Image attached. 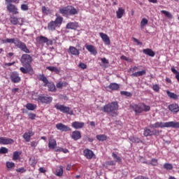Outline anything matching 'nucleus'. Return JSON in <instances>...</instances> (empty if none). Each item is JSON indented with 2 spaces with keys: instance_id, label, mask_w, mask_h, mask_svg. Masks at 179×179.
Segmentation results:
<instances>
[{
  "instance_id": "39",
  "label": "nucleus",
  "mask_w": 179,
  "mask_h": 179,
  "mask_svg": "<svg viewBox=\"0 0 179 179\" xmlns=\"http://www.w3.org/2000/svg\"><path fill=\"white\" fill-rule=\"evenodd\" d=\"M161 13H162V15H164V16H166V17H168V19H173V15L166 10H161Z\"/></svg>"
},
{
  "instance_id": "50",
  "label": "nucleus",
  "mask_w": 179,
  "mask_h": 179,
  "mask_svg": "<svg viewBox=\"0 0 179 179\" xmlns=\"http://www.w3.org/2000/svg\"><path fill=\"white\" fill-rule=\"evenodd\" d=\"M143 108V111L148 112L150 111V106L145 104V103H141Z\"/></svg>"
},
{
  "instance_id": "18",
  "label": "nucleus",
  "mask_w": 179,
  "mask_h": 179,
  "mask_svg": "<svg viewBox=\"0 0 179 179\" xmlns=\"http://www.w3.org/2000/svg\"><path fill=\"white\" fill-rule=\"evenodd\" d=\"M34 131H33L32 129H29L27 132H25L23 134V138L26 142H30V139L31 136H34Z\"/></svg>"
},
{
  "instance_id": "4",
  "label": "nucleus",
  "mask_w": 179,
  "mask_h": 179,
  "mask_svg": "<svg viewBox=\"0 0 179 179\" xmlns=\"http://www.w3.org/2000/svg\"><path fill=\"white\" fill-rule=\"evenodd\" d=\"M59 13L65 17H68V16H75V15H78L79 11L73 6L69 5L66 7L59 8Z\"/></svg>"
},
{
  "instance_id": "28",
  "label": "nucleus",
  "mask_w": 179,
  "mask_h": 179,
  "mask_svg": "<svg viewBox=\"0 0 179 179\" xmlns=\"http://www.w3.org/2000/svg\"><path fill=\"white\" fill-rule=\"evenodd\" d=\"M49 149H55L57 148V141L54 138H50L48 143Z\"/></svg>"
},
{
  "instance_id": "62",
  "label": "nucleus",
  "mask_w": 179,
  "mask_h": 179,
  "mask_svg": "<svg viewBox=\"0 0 179 179\" xmlns=\"http://www.w3.org/2000/svg\"><path fill=\"white\" fill-rule=\"evenodd\" d=\"M131 72H135V71H138V66H134L133 68L130 69Z\"/></svg>"
},
{
  "instance_id": "23",
  "label": "nucleus",
  "mask_w": 179,
  "mask_h": 179,
  "mask_svg": "<svg viewBox=\"0 0 179 179\" xmlns=\"http://www.w3.org/2000/svg\"><path fill=\"white\" fill-rule=\"evenodd\" d=\"M124 14L125 9H124L122 7H120L116 11V16L117 19H121V17H122V16H124Z\"/></svg>"
},
{
  "instance_id": "24",
  "label": "nucleus",
  "mask_w": 179,
  "mask_h": 179,
  "mask_svg": "<svg viewBox=\"0 0 179 179\" xmlns=\"http://www.w3.org/2000/svg\"><path fill=\"white\" fill-rule=\"evenodd\" d=\"M46 69H48V71H50V72L55 73L56 75H59V73H61V70L59 69L52 66H47Z\"/></svg>"
},
{
  "instance_id": "45",
  "label": "nucleus",
  "mask_w": 179,
  "mask_h": 179,
  "mask_svg": "<svg viewBox=\"0 0 179 179\" xmlns=\"http://www.w3.org/2000/svg\"><path fill=\"white\" fill-rule=\"evenodd\" d=\"M166 170H173V164L169 163H165L163 166Z\"/></svg>"
},
{
  "instance_id": "25",
  "label": "nucleus",
  "mask_w": 179,
  "mask_h": 179,
  "mask_svg": "<svg viewBox=\"0 0 179 179\" xmlns=\"http://www.w3.org/2000/svg\"><path fill=\"white\" fill-rule=\"evenodd\" d=\"M85 48L91 52V54H93L94 55H96L97 54V50H96V48L93 46V45H85Z\"/></svg>"
},
{
  "instance_id": "11",
  "label": "nucleus",
  "mask_w": 179,
  "mask_h": 179,
  "mask_svg": "<svg viewBox=\"0 0 179 179\" xmlns=\"http://www.w3.org/2000/svg\"><path fill=\"white\" fill-rule=\"evenodd\" d=\"M10 79L13 83H19L22 80L17 71H13L10 73Z\"/></svg>"
},
{
  "instance_id": "29",
  "label": "nucleus",
  "mask_w": 179,
  "mask_h": 179,
  "mask_svg": "<svg viewBox=\"0 0 179 179\" xmlns=\"http://www.w3.org/2000/svg\"><path fill=\"white\" fill-rule=\"evenodd\" d=\"M69 51L70 54H71V55H79V54H80V52H79V50L73 46H70L69 48Z\"/></svg>"
},
{
  "instance_id": "40",
  "label": "nucleus",
  "mask_w": 179,
  "mask_h": 179,
  "mask_svg": "<svg viewBox=\"0 0 179 179\" xmlns=\"http://www.w3.org/2000/svg\"><path fill=\"white\" fill-rule=\"evenodd\" d=\"M129 139L133 143H141L142 142L139 138L135 136H131Z\"/></svg>"
},
{
  "instance_id": "46",
  "label": "nucleus",
  "mask_w": 179,
  "mask_h": 179,
  "mask_svg": "<svg viewBox=\"0 0 179 179\" xmlns=\"http://www.w3.org/2000/svg\"><path fill=\"white\" fill-rule=\"evenodd\" d=\"M6 167H7V169H8L9 170H10V169H14V167H15V163L10 162H6Z\"/></svg>"
},
{
  "instance_id": "22",
  "label": "nucleus",
  "mask_w": 179,
  "mask_h": 179,
  "mask_svg": "<svg viewBox=\"0 0 179 179\" xmlns=\"http://www.w3.org/2000/svg\"><path fill=\"white\" fill-rule=\"evenodd\" d=\"M71 136L73 141H79L82 138V134L80 131L76 130L72 132Z\"/></svg>"
},
{
  "instance_id": "56",
  "label": "nucleus",
  "mask_w": 179,
  "mask_h": 179,
  "mask_svg": "<svg viewBox=\"0 0 179 179\" xmlns=\"http://www.w3.org/2000/svg\"><path fill=\"white\" fill-rule=\"evenodd\" d=\"M12 65H15V62H13L11 63H6L3 66V68H6V66H12Z\"/></svg>"
},
{
  "instance_id": "1",
  "label": "nucleus",
  "mask_w": 179,
  "mask_h": 179,
  "mask_svg": "<svg viewBox=\"0 0 179 179\" xmlns=\"http://www.w3.org/2000/svg\"><path fill=\"white\" fill-rule=\"evenodd\" d=\"M20 62L24 67H20V71L22 73L29 75H34V70L31 66L33 62V57L28 53L23 54L20 58Z\"/></svg>"
},
{
  "instance_id": "5",
  "label": "nucleus",
  "mask_w": 179,
  "mask_h": 179,
  "mask_svg": "<svg viewBox=\"0 0 179 179\" xmlns=\"http://www.w3.org/2000/svg\"><path fill=\"white\" fill-rule=\"evenodd\" d=\"M20 3V0H5V4L6 5V9L9 13H12L13 15H19V9L17 7L13 4Z\"/></svg>"
},
{
  "instance_id": "37",
  "label": "nucleus",
  "mask_w": 179,
  "mask_h": 179,
  "mask_svg": "<svg viewBox=\"0 0 179 179\" xmlns=\"http://www.w3.org/2000/svg\"><path fill=\"white\" fill-rule=\"evenodd\" d=\"M108 88L110 89V90H118V89H120V85L112 83L109 85Z\"/></svg>"
},
{
  "instance_id": "3",
  "label": "nucleus",
  "mask_w": 179,
  "mask_h": 179,
  "mask_svg": "<svg viewBox=\"0 0 179 179\" xmlns=\"http://www.w3.org/2000/svg\"><path fill=\"white\" fill-rule=\"evenodd\" d=\"M149 128H178L179 129V122H157L155 124H151L149 125Z\"/></svg>"
},
{
  "instance_id": "35",
  "label": "nucleus",
  "mask_w": 179,
  "mask_h": 179,
  "mask_svg": "<svg viewBox=\"0 0 179 179\" xmlns=\"http://www.w3.org/2000/svg\"><path fill=\"white\" fill-rule=\"evenodd\" d=\"M96 138L97 141L104 142V141H107V136L106 134H99L96 136Z\"/></svg>"
},
{
  "instance_id": "9",
  "label": "nucleus",
  "mask_w": 179,
  "mask_h": 179,
  "mask_svg": "<svg viewBox=\"0 0 179 179\" xmlns=\"http://www.w3.org/2000/svg\"><path fill=\"white\" fill-rule=\"evenodd\" d=\"M38 103H42V104H50L52 102V97L46 95H39L36 99Z\"/></svg>"
},
{
  "instance_id": "20",
  "label": "nucleus",
  "mask_w": 179,
  "mask_h": 179,
  "mask_svg": "<svg viewBox=\"0 0 179 179\" xmlns=\"http://www.w3.org/2000/svg\"><path fill=\"white\" fill-rule=\"evenodd\" d=\"M169 111L171 113H179V106L177 103H171L168 106Z\"/></svg>"
},
{
  "instance_id": "14",
  "label": "nucleus",
  "mask_w": 179,
  "mask_h": 179,
  "mask_svg": "<svg viewBox=\"0 0 179 179\" xmlns=\"http://www.w3.org/2000/svg\"><path fill=\"white\" fill-rule=\"evenodd\" d=\"M56 128L59 131H61L62 132H68L69 131H72L71 127L62 124V123H58L56 124Z\"/></svg>"
},
{
  "instance_id": "57",
  "label": "nucleus",
  "mask_w": 179,
  "mask_h": 179,
  "mask_svg": "<svg viewBox=\"0 0 179 179\" xmlns=\"http://www.w3.org/2000/svg\"><path fill=\"white\" fill-rule=\"evenodd\" d=\"M133 41H134V43H136L138 45H142V42L139 41V40L136 38H133Z\"/></svg>"
},
{
  "instance_id": "54",
  "label": "nucleus",
  "mask_w": 179,
  "mask_h": 179,
  "mask_svg": "<svg viewBox=\"0 0 179 179\" xmlns=\"http://www.w3.org/2000/svg\"><path fill=\"white\" fill-rule=\"evenodd\" d=\"M28 117L30 118V120H36V114L34 113H29Z\"/></svg>"
},
{
  "instance_id": "15",
  "label": "nucleus",
  "mask_w": 179,
  "mask_h": 179,
  "mask_svg": "<svg viewBox=\"0 0 179 179\" xmlns=\"http://www.w3.org/2000/svg\"><path fill=\"white\" fill-rule=\"evenodd\" d=\"M160 131L157 130H150V129H144V136H153V135H159Z\"/></svg>"
},
{
  "instance_id": "55",
  "label": "nucleus",
  "mask_w": 179,
  "mask_h": 179,
  "mask_svg": "<svg viewBox=\"0 0 179 179\" xmlns=\"http://www.w3.org/2000/svg\"><path fill=\"white\" fill-rule=\"evenodd\" d=\"M17 173H25L26 169H24V168L22 167V168H19L17 169H16Z\"/></svg>"
},
{
  "instance_id": "52",
  "label": "nucleus",
  "mask_w": 179,
  "mask_h": 179,
  "mask_svg": "<svg viewBox=\"0 0 179 179\" xmlns=\"http://www.w3.org/2000/svg\"><path fill=\"white\" fill-rule=\"evenodd\" d=\"M150 164L152 166H157V159H155V158L152 159L150 162Z\"/></svg>"
},
{
  "instance_id": "30",
  "label": "nucleus",
  "mask_w": 179,
  "mask_h": 179,
  "mask_svg": "<svg viewBox=\"0 0 179 179\" xmlns=\"http://www.w3.org/2000/svg\"><path fill=\"white\" fill-rule=\"evenodd\" d=\"M166 94L169 96V98L172 99L173 100H178L179 99V96L176 94H174V92L166 91Z\"/></svg>"
},
{
  "instance_id": "38",
  "label": "nucleus",
  "mask_w": 179,
  "mask_h": 179,
  "mask_svg": "<svg viewBox=\"0 0 179 179\" xmlns=\"http://www.w3.org/2000/svg\"><path fill=\"white\" fill-rule=\"evenodd\" d=\"M10 23H12V24H14V26L19 24V18L15 16L10 17Z\"/></svg>"
},
{
  "instance_id": "63",
  "label": "nucleus",
  "mask_w": 179,
  "mask_h": 179,
  "mask_svg": "<svg viewBox=\"0 0 179 179\" xmlns=\"http://www.w3.org/2000/svg\"><path fill=\"white\" fill-rule=\"evenodd\" d=\"M61 152H63V153H68L69 152V150L68 149L61 148Z\"/></svg>"
},
{
  "instance_id": "10",
  "label": "nucleus",
  "mask_w": 179,
  "mask_h": 179,
  "mask_svg": "<svg viewBox=\"0 0 179 179\" xmlns=\"http://www.w3.org/2000/svg\"><path fill=\"white\" fill-rule=\"evenodd\" d=\"M36 43L38 44H47V45H52L53 42L52 40L48 39V38L43 36H40L36 38Z\"/></svg>"
},
{
  "instance_id": "59",
  "label": "nucleus",
  "mask_w": 179,
  "mask_h": 179,
  "mask_svg": "<svg viewBox=\"0 0 179 179\" xmlns=\"http://www.w3.org/2000/svg\"><path fill=\"white\" fill-rule=\"evenodd\" d=\"M101 61L102 63H103L104 64H108V59H106V57L101 58Z\"/></svg>"
},
{
  "instance_id": "58",
  "label": "nucleus",
  "mask_w": 179,
  "mask_h": 179,
  "mask_svg": "<svg viewBox=\"0 0 179 179\" xmlns=\"http://www.w3.org/2000/svg\"><path fill=\"white\" fill-rule=\"evenodd\" d=\"M42 13H47V12H50V10H47V8H45V6H42Z\"/></svg>"
},
{
  "instance_id": "8",
  "label": "nucleus",
  "mask_w": 179,
  "mask_h": 179,
  "mask_svg": "<svg viewBox=\"0 0 179 179\" xmlns=\"http://www.w3.org/2000/svg\"><path fill=\"white\" fill-rule=\"evenodd\" d=\"M55 108L63 113V114H68L69 115H73V110L69 106H65V105H61L59 103H56L55 105Z\"/></svg>"
},
{
  "instance_id": "2",
  "label": "nucleus",
  "mask_w": 179,
  "mask_h": 179,
  "mask_svg": "<svg viewBox=\"0 0 179 179\" xmlns=\"http://www.w3.org/2000/svg\"><path fill=\"white\" fill-rule=\"evenodd\" d=\"M3 44L6 43H10L11 44H14L17 48H19L23 52H26V54H30V50L27 48V45L26 43L22 42L20 39L16 38H7L6 40H2Z\"/></svg>"
},
{
  "instance_id": "48",
  "label": "nucleus",
  "mask_w": 179,
  "mask_h": 179,
  "mask_svg": "<svg viewBox=\"0 0 179 179\" xmlns=\"http://www.w3.org/2000/svg\"><path fill=\"white\" fill-rule=\"evenodd\" d=\"M21 10H29V4H22L20 6Z\"/></svg>"
},
{
  "instance_id": "47",
  "label": "nucleus",
  "mask_w": 179,
  "mask_h": 179,
  "mask_svg": "<svg viewBox=\"0 0 179 179\" xmlns=\"http://www.w3.org/2000/svg\"><path fill=\"white\" fill-rule=\"evenodd\" d=\"M6 153H8V148L1 147L0 148V155H6Z\"/></svg>"
},
{
  "instance_id": "27",
  "label": "nucleus",
  "mask_w": 179,
  "mask_h": 179,
  "mask_svg": "<svg viewBox=\"0 0 179 179\" xmlns=\"http://www.w3.org/2000/svg\"><path fill=\"white\" fill-rule=\"evenodd\" d=\"M38 79L41 82H43V86H45V87H47V85L48 84L49 81L48 79H47V77L44 76V74H40L38 77Z\"/></svg>"
},
{
  "instance_id": "51",
  "label": "nucleus",
  "mask_w": 179,
  "mask_h": 179,
  "mask_svg": "<svg viewBox=\"0 0 179 179\" xmlns=\"http://www.w3.org/2000/svg\"><path fill=\"white\" fill-rule=\"evenodd\" d=\"M79 68H81V69H86L87 68V65L83 62H80L78 64Z\"/></svg>"
},
{
  "instance_id": "36",
  "label": "nucleus",
  "mask_w": 179,
  "mask_h": 179,
  "mask_svg": "<svg viewBox=\"0 0 179 179\" xmlns=\"http://www.w3.org/2000/svg\"><path fill=\"white\" fill-rule=\"evenodd\" d=\"M64 174V166H60L59 169L56 170V176L57 177H62V175Z\"/></svg>"
},
{
  "instance_id": "33",
  "label": "nucleus",
  "mask_w": 179,
  "mask_h": 179,
  "mask_svg": "<svg viewBox=\"0 0 179 179\" xmlns=\"http://www.w3.org/2000/svg\"><path fill=\"white\" fill-rule=\"evenodd\" d=\"M46 86L48 87L49 92H57V88L55 87L54 83L49 82Z\"/></svg>"
},
{
  "instance_id": "44",
  "label": "nucleus",
  "mask_w": 179,
  "mask_h": 179,
  "mask_svg": "<svg viewBox=\"0 0 179 179\" xmlns=\"http://www.w3.org/2000/svg\"><path fill=\"white\" fill-rule=\"evenodd\" d=\"M149 23V21L146 18H143L141 22V29H143L146 24Z\"/></svg>"
},
{
  "instance_id": "49",
  "label": "nucleus",
  "mask_w": 179,
  "mask_h": 179,
  "mask_svg": "<svg viewBox=\"0 0 179 179\" xmlns=\"http://www.w3.org/2000/svg\"><path fill=\"white\" fill-rule=\"evenodd\" d=\"M120 94H122L123 96H127V97H131V96H132V94H131V92L127 91L120 92Z\"/></svg>"
},
{
  "instance_id": "61",
  "label": "nucleus",
  "mask_w": 179,
  "mask_h": 179,
  "mask_svg": "<svg viewBox=\"0 0 179 179\" xmlns=\"http://www.w3.org/2000/svg\"><path fill=\"white\" fill-rule=\"evenodd\" d=\"M31 146L32 148H36V146H37V143L36 141H31Z\"/></svg>"
},
{
  "instance_id": "43",
  "label": "nucleus",
  "mask_w": 179,
  "mask_h": 179,
  "mask_svg": "<svg viewBox=\"0 0 179 179\" xmlns=\"http://www.w3.org/2000/svg\"><path fill=\"white\" fill-rule=\"evenodd\" d=\"M29 164L31 166V167H36V164H37V159L35 158H30Z\"/></svg>"
},
{
  "instance_id": "32",
  "label": "nucleus",
  "mask_w": 179,
  "mask_h": 179,
  "mask_svg": "<svg viewBox=\"0 0 179 179\" xmlns=\"http://www.w3.org/2000/svg\"><path fill=\"white\" fill-rule=\"evenodd\" d=\"M143 75H146V70H142V71H140L133 73L131 74V76H134L135 78H138V76H143Z\"/></svg>"
},
{
  "instance_id": "19",
  "label": "nucleus",
  "mask_w": 179,
  "mask_h": 179,
  "mask_svg": "<svg viewBox=\"0 0 179 179\" xmlns=\"http://www.w3.org/2000/svg\"><path fill=\"white\" fill-rule=\"evenodd\" d=\"M71 127L74 128V129H82V128L85 127V122L75 121L71 123Z\"/></svg>"
},
{
  "instance_id": "31",
  "label": "nucleus",
  "mask_w": 179,
  "mask_h": 179,
  "mask_svg": "<svg viewBox=\"0 0 179 179\" xmlns=\"http://www.w3.org/2000/svg\"><path fill=\"white\" fill-rule=\"evenodd\" d=\"M25 107L27 110H29V111H34V110L37 108V105L29 103L26 104Z\"/></svg>"
},
{
  "instance_id": "13",
  "label": "nucleus",
  "mask_w": 179,
  "mask_h": 179,
  "mask_svg": "<svg viewBox=\"0 0 179 179\" xmlns=\"http://www.w3.org/2000/svg\"><path fill=\"white\" fill-rule=\"evenodd\" d=\"M66 29L68 30H78L79 29V22H70L66 25Z\"/></svg>"
},
{
  "instance_id": "41",
  "label": "nucleus",
  "mask_w": 179,
  "mask_h": 179,
  "mask_svg": "<svg viewBox=\"0 0 179 179\" xmlns=\"http://www.w3.org/2000/svg\"><path fill=\"white\" fill-rule=\"evenodd\" d=\"M20 155H22V153L15 151L13 155V160H19L20 159Z\"/></svg>"
},
{
  "instance_id": "64",
  "label": "nucleus",
  "mask_w": 179,
  "mask_h": 179,
  "mask_svg": "<svg viewBox=\"0 0 179 179\" xmlns=\"http://www.w3.org/2000/svg\"><path fill=\"white\" fill-rule=\"evenodd\" d=\"M38 170L40 173H45L46 171L43 167H40Z\"/></svg>"
},
{
  "instance_id": "16",
  "label": "nucleus",
  "mask_w": 179,
  "mask_h": 179,
  "mask_svg": "<svg viewBox=\"0 0 179 179\" xmlns=\"http://www.w3.org/2000/svg\"><path fill=\"white\" fill-rule=\"evenodd\" d=\"M15 143V140L6 137H0V145H12Z\"/></svg>"
},
{
  "instance_id": "34",
  "label": "nucleus",
  "mask_w": 179,
  "mask_h": 179,
  "mask_svg": "<svg viewBox=\"0 0 179 179\" xmlns=\"http://www.w3.org/2000/svg\"><path fill=\"white\" fill-rule=\"evenodd\" d=\"M68 86V83L67 82H63L62 81H59L56 84V87L57 89H62L63 87H66Z\"/></svg>"
},
{
  "instance_id": "26",
  "label": "nucleus",
  "mask_w": 179,
  "mask_h": 179,
  "mask_svg": "<svg viewBox=\"0 0 179 179\" xmlns=\"http://www.w3.org/2000/svg\"><path fill=\"white\" fill-rule=\"evenodd\" d=\"M143 52L145 55H148V57H155V51H153L150 48L143 49Z\"/></svg>"
},
{
  "instance_id": "7",
  "label": "nucleus",
  "mask_w": 179,
  "mask_h": 179,
  "mask_svg": "<svg viewBox=\"0 0 179 179\" xmlns=\"http://www.w3.org/2000/svg\"><path fill=\"white\" fill-rule=\"evenodd\" d=\"M118 102L113 101L105 105L103 108V113H107V114H115L117 115L116 111L118 110Z\"/></svg>"
},
{
  "instance_id": "53",
  "label": "nucleus",
  "mask_w": 179,
  "mask_h": 179,
  "mask_svg": "<svg viewBox=\"0 0 179 179\" xmlns=\"http://www.w3.org/2000/svg\"><path fill=\"white\" fill-rule=\"evenodd\" d=\"M152 89L155 92H159V90H160V87H159L158 85H154L152 86Z\"/></svg>"
},
{
  "instance_id": "6",
  "label": "nucleus",
  "mask_w": 179,
  "mask_h": 179,
  "mask_svg": "<svg viewBox=\"0 0 179 179\" xmlns=\"http://www.w3.org/2000/svg\"><path fill=\"white\" fill-rule=\"evenodd\" d=\"M55 16V21L52 20L48 24V30L49 31H55L57 27H59L62 24V22H64V17H61L59 14L56 13Z\"/></svg>"
},
{
  "instance_id": "42",
  "label": "nucleus",
  "mask_w": 179,
  "mask_h": 179,
  "mask_svg": "<svg viewBox=\"0 0 179 179\" xmlns=\"http://www.w3.org/2000/svg\"><path fill=\"white\" fill-rule=\"evenodd\" d=\"M112 157L115 160V162H117V163H121L122 162V159L115 154V152H113Z\"/></svg>"
},
{
  "instance_id": "21",
  "label": "nucleus",
  "mask_w": 179,
  "mask_h": 179,
  "mask_svg": "<svg viewBox=\"0 0 179 179\" xmlns=\"http://www.w3.org/2000/svg\"><path fill=\"white\" fill-rule=\"evenodd\" d=\"M84 156L89 159H93V156H94V152L90 150L89 148H86L83 151Z\"/></svg>"
},
{
  "instance_id": "17",
  "label": "nucleus",
  "mask_w": 179,
  "mask_h": 179,
  "mask_svg": "<svg viewBox=\"0 0 179 179\" xmlns=\"http://www.w3.org/2000/svg\"><path fill=\"white\" fill-rule=\"evenodd\" d=\"M99 36L102 39V41H103L104 44H106V45H110L111 44V41H110V37H108V35H107V34L100 32Z\"/></svg>"
},
{
  "instance_id": "60",
  "label": "nucleus",
  "mask_w": 179,
  "mask_h": 179,
  "mask_svg": "<svg viewBox=\"0 0 179 179\" xmlns=\"http://www.w3.org/2000/svg\"><path fill=\"white\" fill-rule=\"evenodd\" d=\"M171 71L173 72V73H175L176 75L179 73V72L174 67L171 68Z\"/></svg>"
},
{
  "instance_id": "12",
  "label": "nucleus",
  "mask_w": 179,
  "mask_h": 179,
  "mask_svg": "<svg viewBox=\"0 0 179 179\" xmlns=\"http://www.w3.org/2000/svg\"><path fill=\"white\" fill-rule=\"evenodd\" d=\"M130 108H132L137 114H141L143 111L142 103H133L130 106Z\"/></svg>"
}]
</instances>
